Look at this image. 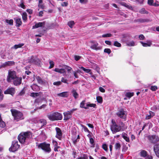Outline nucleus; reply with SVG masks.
<instances>
[{"label": "nucleus", "instance_id": "1", "mask_svg": "<svg viewBox=\"0 0 159 159\" xmlns=\"http://www.w3.org/2000/svg\"><path fill=\"white\" fill-rule=\"evenodd\" d=\"M32 137V133L30 131L23 132L20 133L18 136V139L21 143H25L26 141Z\"/></svg>", "mask_w": 159, "mask_h": 159}, {"label": "nucleus", "instance_id": "2", "mask_svg": "<svg viewBox=\"0 0 159 159\" xmlns=\"http://www.w3.org/2000/svg\"><path fill=\"white\" fill-rule=\"evenodd\" d=\"M48 119L51 121H54L61 120L62 118V115L57 112H51L48 113L47 115Z\"/></svg>", "mask_w": 159, "mask_h": 159}, {"label": "nucleus", "instance_id": "3", "mask_svg": "<svg viewBox=\"0 0 159 159\" xmlns=\"http://www.w3.org/2000/svg\"><path fill=\"white\" fill-rule=\"evenodd\" d=\"M12 116L14 117V119L16 121L23 120L24 118L23 113L16 110L11 109V110Z\"/></svg>", "mask_w": 159, "mask_h": 159}, {"label": "nucleus", "instance_id": "4", "mask_svg": "<svg viewBox=\"0 0 159 159\" xmlns=\"http://www.w3.org/2000/svg\"><path fill=\"white\" fill-rule=\"evenodd\" d=\"M111 122L112 124L111 125V129L113 133L114 134L120 131V126L117 125L113 120H112Z\"/></svg>", "mask_w": 159, "mask_h": 159}, {"label": "nucleus", "instance_id": "5", "mask_svg": "<svg viewBox=\"0 0 159 159\" xmlns=\"http://www.w3.org/2000/svg\"><path fill=\"white\" fill-rule=\"evenodd\" d=\"M16 77V72L15 71H9L7 78V81L8 83H11L12 80H14Z\"/></svg>", "mask_w": 159, "mask_h": 159}, {"label": "nucleus", "instance_id": "6", "mask_svg": "<svg viewBox=\"0 0 159 159\" xmlns=\"http://www.w3.org/2000/svg\"><path fill=\"white\" fill-rule=\"evenodd\" d=\"M50 146V145L49 144L43 143L39 144L38 146V148H41L46 152L49 153L51 151Z\"/></svg>", "mask_w": 159, "mask_h": 159}, {"label": "nucleus", "instance_id": "7", "mask_svg": "<svg viewBox=\"0 0 159 159\" xmlns=\"http://www.w3.org/2000/svg\"><path fill=\"white\" fill-rule=\"evenodd\" d=\"M20 145L18 144V141H14L12 142V145L9 148V150L12 152L16 151L19 147Z\"/></svg>", "mask_w": 159, "mask_h": 159}, {"label": "nucleus", "instance_id": "8", "mask_svg": "<svg viewBox=\"0 0 159 159\" xmlns=\"http://www.w3.org/2000/svg\"><path fill=\"white\" fill-rule=\"evenodd\" d=\"M29 62L30 63L40 66V61L38 59L35 58L33 56H31L29 59Z\"/></svg>", "mask_w": 159, "mask_h": 159}, {"label": "nucleus", "instance_id": "9", "mask_svg": "<svg viewBox=\"0 0 159 159\" xmlns=\"http://www.w3.org/2000/svg\"><path fill=\"white\" fill-rule=\"evenodd\" d=\"M116 115L120 118L125 119L126 118V114L125 111L122 109H119L116 113Z\"/></svg>", "mask_w": 159, "mask_h": 159}, {"label": "nucleus", "instance_id": "10", "mask_svg": "<svg viewBox=\"0 0 159 159\" xmlns=\"http://www.w3.org/2000/svg\"><path fill=\"white\" fill-rule=\"evenodd\" d=\"M150 142L152 143H155L159 141V138L156 135H150L148 137Z\"/></svg>", "mask_w": 159, "mask_h": 159}, {"label": "nucleus", "instance_id": "11", "mask_svg": "<svg viewBox=\"0 0 159 159\" xmlns=\"http://www.w3.org/2000/svg\"><path fill=\"white\" fill-rule=\"evenodd\" d=\"M16 92L15 88L13 87L8 88L4 92V93L5 94H9L12 96H13Z\"/></svg>", "mask_w": 159, "mask_h": 159}, {"label": "nucleus", "instance_id": "12", "mask_svg": "<svg viewBox=\"0 0 159 159\" xmlns=\"http://www.w3.org/2000/svg\"><path fill=\"white\" fill-rule=\"evenodd\" d=\"M22 82V78L17 77L15 80H13V84L15 86H19L20 85Z\"/></svg>", "mask_w": 159, "mask_h": 159}, {"label": "nucleus", "instance_id": "13", "mask_svg": "<svg viewBox=\"0 0 159 159\" xmlns=\"http://www.w3.org/2000/svg\"><path fill=\"white\" fill-rule=\"evenodd\" d=\"M55 129L56 131V137L59 139H61L62 134L61 129L58 127H56Z\"/></svg>", "mask_w": 159, "mask_h": 159}, {"label": "nucleus", "instance_id": "14", "mask_svg": "<svg viewBox=\"0 0 159 159\" xmlns=\"http://www.w3.org/2000/svg\"><path fill=\"white\" fill-rule=\"evenodd\" d=\"M98 43L96 42L95 44L92 45L90 47V48L93 50L96 51L100 50L102 48L101 46H98Z\"/></svg>", "mask_w": 159, "mask_h": 159}, {"label": "nucleus", "instance_id": "15", "mask_svg": "<svg viewBox=\"0 0 159 159\" xmlns=\"http://www.w3.org/2000/svg\"><path fill=\"white\" fill-rule=\"evenodd\" d=\"M16 23V26L17 27H19L22 24V22L21 19L19 18H14Z\"/></svg>", "mask_w": 159, "mask_h": 159}, {"label": "nucleus", "instance_id": "16", "mask_svg": "<svg viewBox=\"0 0 159 159\" xmlns=\"http://www.w3.org/2000/svg\"><path fill=\"white\" fill-rule=\"evenodd\" d=\"M45 22H39L36 23L35 25L32 26V29H36L40 27H42L43 25H45Z\"/></svg>", "mask_w": 159, "mask_h": 159}, {"label": "nucleus", "instance_id": "17", "mask_svg": "<svg viewBox=\"0 0 159 159\" xmlns=\"http://www.w3.org/2000/svg\"><path fill=\"white\" fill-rule=\"evenodd\" d=\"M154 151L156 156L159 157V144H156L154 147Z\"/></svg>", "mask_w": 159, "mask_h": 159}, {"label": "nucleus", "instance_id": "18", "mask_svg": "<svg viewBox=\"0 0 159 159\" xmlns=\"http://www.w3.org/2000/svg\"><path fill=\"white\" fill-rule=\"evenodd\" d=\"M63 114L64 116V120H68L72 117V115L68 111L64 112Z\"/></svg>", "mask_w": 159, "mask_h": 159}, {"label": "nucleus", "instance_id": "19", "mask_svg": "<svg viewBox=\"0 0 159 159\" xmlns=\"http://www.w3.org/2000/svg\"><path fill=\"white\" fill-rule=\"evenodd\" d=\"M36 80L37 81L38 83L41 84H45V82L44 80H43L39 76H37L36 77Z\"/></svg>", "mask_w": 159, "mask_h": 159}, {"label": "nucleus", "instance_id": "20", "mask_svg": "<svg viewBox=\"0 0 159 159\" xmlns=\"http://www.w3.org/2000/svg\"><path fill=\"white\" fill-rule=\"evenodd\" d=\"M38 123L40 124L41 127H42L47 124L46 120L44 119H40L38 122Z\"/></svg>", "mask_w": 159, "mask_h": 159}, {"label": "nucleus", "instance_id": "21", "mask_svg": "<svg viewBox=\"0 0 159 159\" xmlns=\"http://www.w3.org/2000/svg\"><path fill=\"white\" fill-rule=\"evenodd\" d=\"M57 95L59 97H67L69 96V94L67 92H64L58 93Z\"/></svg>", "mask_w": 159, "mask_h": 159}, {"label": "nucleus", "instance_id": "22", "mask_svg": "<svg viewBox=\"0 0 159 159\" xmlns=\"http://www.w3.org/2000/svg\"><path fill=\"white\" fill-rule=\"evenodd\" d=\"M54 71L56 72L60 73L61 74H64L66 73V71L65 69L63 68H55Z\"/></svg>", "mask_w": 159, "mask_h": 159}, {"label": "nucleus", "instance_id": "23", "mask_svg": "<svg viewBox=\"0 0 159 159\" xmlns=\"http://www.w3.org/2000/svg\"><path fill=\"white\" fill-rule=\"evenodd\" d=\"M122 138L127 142H129V139L128 135L125 133H123L122 134Z\"/></svg>", "mask_w": 159, "mask_h": 159}, {"label": "nucleus", "instance_id": "24", "mask_svg": "<svg viewBox=\"0 0 159 159\" xmlns=\"http://www.w3.org/2000/svg\"><path fill=\"white\" fill-rule=\"evenodd\" d=\"M71 93L75 99H76L78 97L79 95L77 92L76 90L73 89L71 91Z\"/></svg>", "mask_w": 159, "mask_h": 159}, {"label": "nucleus", "instance_id": "25", "mask_svg": "<svg viewBox=\"0 0 159 159\" xmlns=\"http://www.w3.org/2000/svg\"><path fill=\"white\" fill-rule=\"evenodd\" d=\"M150 21L148 19H143L142 18L139 19L137 20V21L141 23H144L145 22H148Z\"/></svg>", "mask_w": 159, "mask_h": 159}, {"label": "nucleus", "instance_id": "26", "mask_svg": "<svg viewBox=\"0 0 159 159\" xmlns=\"http://www.w3.org/2000/svg\"><path fill=\"white\" fill-rule=\"evenodd\" d=\"M140 43L142 44L143 46L144 47H150L152 44L150 42H148V43H146L140 41Z\"/></svg>", "mask_w": 159, "mask_h": 159}, {"label": "nucleus", "instance_id": "27", "mask_svg": "<svg viewBox=\"0 0 159 159\" xmlns=\"http://www.w3.org/2000/svg\"><path fill=\"white\" fill-rule=\"evenodd\" d=\"M134 95V92H128L126 93L125 94V96L128 98H130L131 97L133 96Z\"/></svg>", "mask_w": 159, "mask_h": 159}, {"label": "nucleus", "instance_id": "28", "mask_svg": "<svg viewBox=\"0 0 159 159\" xmlns=\"http://www.w3.org/2000/svg\"><path fill=\"white\" fill-rule=\"evenodd\" d=\"M154 115V113L153 112L150 111L149 112V114H147L146 116V119H149L151 117H152Z\"/></svg>", "mask_w": 159, "mask_h": 159}, {"label": "nucleus", "instance_id": "29", "mask_svg": "<svg viewBox=\"0 0 159 159\" xmlns=\"http://www.w3.org/2000/svg\"><path fill=\"white\" fill-rule=\"evenodd\" d=\"M24 45V44L23 43H20L18 44H15L14 45L13 47H12V48H14L15 49H16L18 48H21Z\"/></svg>", "mask_w": 159, "mask_h": 159}, {"label": "nucleus", "instance_id": "30", "mask_svg": "<svg viewBox=\"0 0 159 159\" xmlns=\"http://www.w3.org/2000/svg\"><path fill=\"white\" fill-rule=\"evenodd\" d=\"M22 16L23 20L24 21H26L27 19V15L26 13V12H24L22 13Z\"/></svg>", "mask_w": 159, "mask_h": 159}, {"label": "nucleus", "instance_id": "31", "mask_svg": "<svg viewBox=\"0 0 159 159\" xmlns=\"http://www.w3.org/2000/svg\"><path fill=\"white\" fill-rule=\"evenodd\" d=\"M15 62L14 61H7L5 62V64L7 66H11L15 65Z\"/></svg>", "mask_w": 159, "mask_h": 159}, {"label": "nucleus", "instance_id": "32", "mask_svg": "<svg viewBox=\"0 0 159 159\" xmlns=\"http://www.w3.org/2000/svg\"><path fill=\"white\" fill-rule=\"evenodd\" d=\"M139 12L141 14H148V12L145 10L144 8H142L139 11Z\"/></svg>", "mask_w": 159, "mask_h": 159}, {"label": "nucleus", "instance_id": "33", "mask_svg": "<svg viewBox=\"0 0 159 159\" xmlns=\"http://www.w3.org/2000/svg\"><path fill=\"white\" fill-rule=\"evenodd\" d=\"M5 22L10 25H13V20L12 19L10 20L6 19L5 20Z\"/></svg>", "mask_w": 159, "mask_h": 159}, {"label": "nucleus", "instance_id": "34", "mask_svg": "<svg viewBox=\"0 0 159 159\" xmlns=\"http://www.w3.org/2000/svg\"><path fill=\"white\" fill-rule=\"evenodd\" d=\"M25 88L23 89L18 94L17 96H23L25 93Z\"/></svg>", "mask_w": 159, "mask_h": 159}, {"label": "nucleus", "instance_id": "35", "mask_svg": "<svg viewBox=\"0 0 159 159\" xmlns=\"http://www.w3.org/2000/svg\"><path fill=\"white\" fill-rule=\"evenodd\" d=\"M85 101H83L80 103V107L81 108H84L85 109H88V107H87L86 105V106L84 105Z\"/></svg>", "mask_w": 159, "mask_h": 159}, {"label": "nucleus", "instance_id": "36", "mask_svg": "<svg viewBox=\"0 0 159 159\" xmlns=\"http://www.w3.org/2000/svg\"><path fill=\"white\" fill-rule=\"evenodd\" d=\"M141 156L144 157L147 155V152L145 150H142L140 152Z\"/></svg>", "mask_w": 159, "mask_h": 159}, {"label": "nucleus", "instance_id": "37", "mask_svg": "<svg viewBox=\"0 0 159 159\" xmlns=\"http://www.w3.org/2000/svg\"><path fill=\"white\" fill-rule=\"evenodd\" d=\"M43 1L42 0H39L38 4V7H40L41 8L43 9L44 8V6L43 5Z\"/></svg>", "mask_w": 159, "mask_h": 159}, {"label": "nucleus", "instance_id": "38", "mask_svg": "<svg viewBox=\"0 0 159 159\" xmlns=\"http://www.w3.org/2000/svg\"><path fill=\"white\" fill-rule=\"evenodd\" d=\"M87 107H88V109L89 108V107H93L94 108H96V105L95 104L93 103H88L86 104Z\"/></svg>", "mask_w": 159, "mask_h": 159}, {"label": "nucleus", "instance_id": "39", "mask_svg": "<svg viewBox=\"0 0 159 159\" xmlns=\"http://www.w3.org/2000/svg\"><path fill=\"white\" fill-rule=\"evenodd\" d=\"M113 45L118 47H120L121 46V44L117 41H114Z\"/></svg>", "mask_w": 159, "mask_h": 159}, {"label": "nucleus", "instance_id": "40", "mask_svg": "<svg viewBox=\"0 0 159 159\" xmlns=\"http://www.w3.org/2000/svg\"><path fill=\"white\" fill-rule=\"evenodd\" d=\"M121 147V146L120 144L119 143H116L115 146V148L116 150H119L120 149Z\"/></svg>", "mask_w": 159, "mask_h": 159}, {"label": "nucleus", "instance_id": "41", "mask_svg": "<svg viewBox=\"0 0 159 159\" xmlns=\"http://www.w3.org/2000/svg\"><path fill=\"white\" fill-rule=\"evenodd\" d=\"M75 24V22L74 21L72 20L69 22L68 23V25L69 27L71 28L72 27V26Z\"/></svg>", "mask_w": 159, "mask_h": 159}, {"label": "nucleus", "instance_id": "42", "mask_svg": "<svg viewBox=\"0 0 159 159\" xmlns=\"http://www.w3.org/2000/svg\"><path fill=\"white\" fill-rule=\"evenodd\" d=\"M127 46H133L134 45L135 43L134 42L132 41L129 42H128L126 43Z\"/></svg>", "mask_w": 159, "mask_h": 159}, {"label": "nucleus", "instance_id": "43", "mask_svg": "<svg viewBox=\"0 0 159 159\" xmlns=\"http://www.w3.org/2000/svg\"><path fill=\"white\" fill-rule=\"evenodd\" d=\"M80 68L87 73H89L91 71L90 69H86L83 66H81Z\"/></svg>", "mask_w": 159, "mask_h": 159}, {"label": "nucleus", "instance_id": "44", "mask_svg": "<svg viewBox=\"0 0 159 159\" xmlns=\"http://www.w3.org/2000/svg\"><path fill=\"white\" fill-rule=\"evenodd\" d=\"M104 52L109 54L111 52V51L110 48H106L104 49Z\"/></svg>", "mask_w": 159, "mask_h": 159}, {"label": "nucleus", "instance_id": "45", "mask_svg": "<svg viewBox=\"0 0 159 159\" xmlns=\"http://www.w3.org/2000/svg\"><path fill=\"white\" fill-rule=\"evenodd\" d=\"M39 95L38 93H31L30 96L32 97H35L39 96Z\"/></svg>", "mask_w": 159, "mask_h": 159}, {"label": "nucleus", "instance_id": "46", "mask_svg": "<svg viewBox=\"0 0 159 159\" xmlns=\"http://www.w3.org/2000/svg\"><path fill=\"white\" fill-rule=\"evenodd\" d=\"M112 36V34L110 33H108L106 34H103L102 35V37L103 38L110 37Z\"/></svg>", "mask_w": 159, "mask_h": 159}, {"label": "nucleus", "instance_id": "47", "mask_svg": "<svg viewBox=\"0 0 159 159\" xmlns=\"http://www.w3.org/2000/svg\"><path fill=\"white\" fill-rule=\"evenodd\" d=\"M150 89L152 91H155L158 89V87L157 86H152L150 87Z\"/></svg>", "mask_w": 159, "mask_h": 159}, {"label": "nucleus", "instance_id": "48", "mask_svg": "<svg viewBox=\"0 0 159 159\" xmlns=\"http://www.w3.org/2000/svg\"><path fill=\"white\" fill-rule=\"evenodd\" d=\"M49 64L50 66L49 67V69H50L54 67V64L53 61H49Z\"/></svg>", "mask_w": 159, "mask_h": 159}, {"label": "nucleus", "instance_id": "49", "mask_svg": "<svg viewBox=\"0 0 159 159\" xmlns=\"http://www.w3.org/2000/svg\"><path fill=\"white\" fill-rule=\"evenodd\" d=\"M54 25L53 23H51L50 24H48L47 25V28L48 29H52L54 28Z\"/></svg>", "mask_w": 159, "mask_h": 159}, {"label": "nucleus", "instance_id": "50", "mask_svg": "<svg viewBox=\"0 0 159 159\" xmlns=\"http://www.w3.org/2000/svg\"><path fill=\"white\" fill-rule=\"evenodd\" d=\"M6 126L5 122L3 120L0 121V127L2 128H4Z\"/></svg>", "mask_w": 159, "mask_h": 159}, {"label": "nucleus", "instance_id": "51", "mask_svg": "<svg viewBox=\"0 0 159 159\" xmlns=\"http://www.w3.org/2000/svg\"><path fill=\"white\" fill-rule=\"evenodd\" d=\"M61 84V81H57L53 83V84L54 85L59 86Z\"/></svg>", "mask_w": 159, "mask_h": 159}, {"label": "nucleus", "instance_id": "52", "mask_svg": "<svg viewBox=\"0 0 159 159\" xmlns=\"http://www.w3.org/2000/svg\"><path fill=\"white\" fill-rule=\"evenodd\" d=\"M65 68L67 70L68 72L70 71L72 69V68L71 67L67 66H65Z\"/></svg>", "mask_w": 159, "mask_h": 159}, {"label": "nucleus", "instance_id": "53", "mask_svg": "<svg viewBox=\"0 0 159 159\" xmlns=\"http://www.w3.org/2000/svg\"><path fill=\"white\" fill-rule=\"evenodd\" d=\"M90 143H91V144L93 145V147H94V139L92 138H90Z\"/></svg>", "mask_w": 159, "mask_h": 159}, {"label": "nucleus", "instance_id": "54", "mask_svg": "<svg viewBox=\"0 0 159 159\" xmlns=\"http://www.w3.org/2000/svg\"><path fill=\"white\" fill-rule=\"evenodd\" d=\"M67 80L66 79H65L64 77H62L61 79V82L68 84L67 82Z\"/></svg>", "mask_w": 159, "mask_h": 159}, {"label": "nucleus", "instance_id": "55", "mask_svg": "<svg viewBox=\"0 0 159 159\" xmlns=\"http://www.w3.org/2000/svg\"><path fill=\"white\" fill-rule=\"evenodd\" d=\"M102 148L103 149H104L105 151H107V145L106 144H104L102 145Z\"/></svg>", "mask_w": 159, "mask_h": 159}, {"label": "nucleus", "instance_id": "56", "mask_svg": "<svg viewBox=\"0 0 159 159\" xmlns=\"http://www.w3.org/2000/svg\"><path fill=\"white\" fill-rule=\"evenodd\" d=\"M153 0H148V5L152 6L153 5Z\"/></svg>", "mask_w": 159, "mask_h": 159}, {"label": "nucleus", "instance_id": "57", "mask_svg": "<svg viewBox=\"0 0 159 159\" xmlns=\"http://www.w3.org/2000/svg\"><path fill=\"white\" fill-rule=\"evenodd\" d=\"M81 58V57L79 56L76 55L75 56L74 58L75 60L78 61Z\"/></svg>", "mask_w": 159, "mask_h": 159}, {"label": "nucleus", "instance_id": "58", "mask_svg": "<svg viewBox=\"0 0 159 159\" xmlns=\"http://www.w3.org/2000/svg\"><path fill=\"white\" fill-rule=\"evenodd\" d=\"M68 5V3L66 2H64L61 3V5L62 7H66Z\"/></svg>", "mask_w": 159, "mask_h": 159}, {"label": "nucleus", "instance_id": "59", "mask_svg": "<svg viewBox=\"0 0 159 159\" xmlns=\"http://www.w3.org/2000/svg\"><path fill=\"white\" fill-rule=\"evenodd\" d=\"M139 38L140 40H143L145 39V37L143 34H140L139 36Z\"/></svg>", "mask_w": 159, "mask_h": 159}, {"label": "nucleus", "instance_id": "60", "mask_svg": "<svg viewBox=\"0 0 159 159\" xmlns=\"http://www.w3.org/2000/svg\"><path fill=\"white\" fill-rule=\"evenodd\" d=\"M77 110V108H74V109H71L70 111H68L72 115V113L73 112H74V111H76Z\"/></svg>", "mask_w": 159, "mask_h": 159}, {"label": "nucleus", "instance_id": "61", "mask_svg": "<svg viewBox=\"0 0 159 159\" xmlns=\"http://www.w3.org/2000/svg\"><path fill=\"white\" fill-rule=\"evenodd\" d=\"M99 91L102 93H104L105 92V89L102 87H100L99 88Z\"/></svg>", "mask_w": 159, "mask_h": 159}, {"label": "nucleus", "instance_id": "62", "mask_svg": "<svg viewBox=\"0 0 159 159\" xmlns=\"http://www.w3.org/2000/svg\"><path fill=\"white\" fill-rule=\"evenodd\" d=\"M35 87H38V85L36 84H34L31 86V88L34 91L35 90V89H34V88H35Z\"/></svg>", "mask_w": 159, "mask_h": 159}, {"label": "nucleus", "instance_id": "63", "mask_svg": "<svg viewBox=\"0 0 159 159\" xmlns=\"http://www.w3.org/2000/svg\"><path fill=\"white\" fill-rule=\"evenodd\" d=\"M125 7H127V8L129 9L130 10H133V8L132 6H130L129 5H128V4H126V5L125 6Z\"/></svg>", "mask_w": 159, "mask_h": 159}, {"label": "nucleus", "instance_id": "64", "mask_svg": "<svg viewBox=\"0 0 159 159\" xmlns=\"http://www.w3.org/2000/svg\"><path fill=\"white\" fill-rule=\"evenodd\" d=\"M26 11L30 14H31L33 13V10L30 9H28L26 10Z\"/></svg>", "mask_w": 159, "mask_h": 159}]
</instances>
